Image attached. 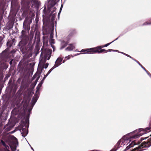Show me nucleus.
Returning <instances> with one entry per match:
<instances>
[{
  "instance_id": "f257e3e1",
  "label": "nucleus",
  "mask_w": 151,
  "mask_h": 151,
  "mask_svg": "<svg viewBox=\"0 0 151 151\" xmlns=\"http://www.w3.org/2000/svg\"><path fill=\"white\" fill-rule=\"evenodd\" d=\"M140 133L134 134V133H132L128 135H126L123 137L118 142L117 144L121 145H128L129 143L133 140L134 139H135L139 137L140 136L143 135L145 133V132L142 131L141 132V130L139 131Z\"/></svg>"
},
{
  "instance_id": "f03ea898",
  "label": "nucleus",
  "mask_w": 151,
  "mask_h": 151,
  "mask_svg": "<svg viewBox=\"0 0 151 151\" xmlns=\"http://www.w3.org/2000/svg\"><path fill=\"white\" fill-rule=\"evenodd\" d=\"M151 145V142L150 141H148L146 142H144L142 143V145L141 146L136 148L135 149H134V150H135V149L140 150V151H141V150L140 149V148H141V147H150Z\"/></svg>"
},
{
  "instance_id": "7ed1b4c3",
  "label": "nucleus",
  "mask_w": 151,
  "mask_h": 151,
  "mask_svg": "<svg viewBox=\"0 0 151 151\" xmlns=\"http://www.w3.org/2000/svg\"><path fill=\"white\" fill-rule=\"evenodd\" d=\"M136 144L134 142V140L132 141L131 143H130L129 145L128 146H127L125 149L123 151H140V150L135 149V150H130V148L133 147L134 145Z\"/></svg>"
},
{
  "instance_id": "20e7f679",
  "label": "nucleus",
  "mask_w": 151,
  "mask_h": 151,
  "mask_svg": "<svg viewBox=\"0 0 151 151\" xmlns=\"http://www.w3.org/2000/svg\"><path fill=\"white\" fill-rule=\"evenodd\" d=\"M29 101V99L28 98H24L22 102V104L24 108H26L27 106L28 105Z\"/></svg>"
},
{
  "instance_id": "39448f33",
  "label": "nucleus",
  "mask_w": 151,
  "mask_h": 151,
  "mask_svg": "<svg viewBox=\"0 0 151 151\" xmlns=\"http://www.w3.org/2000/svg\"><path fill=\"white\" fill-rule=\"evenodd\" d=\"M87 52H85V53L94 54L97 53V50H95L94 47L87 49Z\"/></svg>"
},
{
  "instance_id": "423d86ee",
  "label": "nucleus",
  "mask_w": 151,
  "mask_h": 151,
  "mask_svg": "<svg viewBox=\"0 0 151 151\" xmlns=\"http://www.w3.org/2000/svg\"><path fill=\"white\" fill-rule=\"evenodd\" d=\"M62 58H59L56 60L55 65L54 66L55 68L59 66L61 63V62L62 61Z\"/></svg>"
},
{
  "instance_id": "0eeeda50",
  "label": "nucleus",
  "mask_w": 151,
  "mask_h": 151,
  "mask_svg": "<svg viewBox=\"0 0 151 151\" xmlns=\"http://www.w3.org/2000/svg\"><path fill=\"white\" fill-rule=\"evenodd\" d=\"M75 48L74 45L73 44H70L65 49L67 51H71Z\"/></svg>"
},
{
  "instance_id": "6e6552de",
  "label": "nucleus",
  "mask_w": 151,
  "mask_h": 151,
  "mask_svg": "<svg viewBox=\"0 0 151 151\" xmlns=\"http://www.w3.org/2000/svg\"><path fill=\"white\" fill-rule=\"evenodd\" d=\"M37 99L38 97L36 96H35L33 97L32 101V105L33 106H34L35 104V103L36 102L37 100Z\"/></svg>"
},
{
  "instance_id": "1a4fd4ad",
  "label": "nucleus",
  "mask_w": 151,
  "mask_h": 151,
  "mask_svg": "<svg viewBox=\"0 0 151 151\" xmlns=\"http://www.w3.org/2000/svg\"><path fill=\"white\" fill-rule=\"evenodd\" d=\"M55 68L53 66L48 72L46 76L45 75L44 77L43 78V80H44L48 76V75L51 73L52 71Z\"/></svg>"
},
{
  "instance_id": "9d476101",
  "label": "nucleus",
  "mask_w": 151,
  "mask_h": 151,
  "mask_svg": "<svg viewBox=\"0 0 151 151\" xmlns=\"http://www.w3.org/2000/svg\"><path fill=\"white\" fill-rule=\"evenodd\" d=\"M104 51H105V52H108V51L107 50H106L104 49H101L100 50H97V53H100Z\"/></svg>"
},
{
  "instance_id": "9b49d317",
  "label": "nucleus",
  "mask_w": 151,
  "mask_h": 151,
  "mask_svg": "<svg viewBox=\"0 0 151 151\" xmlns=\"http://www.w3.org/2000/svg\"><path fill=\"white\" fill-rule=\"evenodd\" d=\"M1 143L5 147L6 149H8V148H9V147L7 145H6L5 142L2 141H1Z\"/></svg>"
},
{
  "instance_id": "f8f14e48",
  "label": "nucleus",
  "mask_w": 151,
  "mask_h": 151,
  "mask_svg": "<svg viewBox=\"0 0 151 151\" xmlns=\"http://www.w3.org/2000/svg\"><path fill=\"white\" fill-rule=\"evenodd\" d=\"M117 39H116V40H114L113 41H112L111 42H110V43H107V44H105V45H102L103 46V47H107V46H109V45H110L111 43H112V42H114V41H115V40H116Z\"/></svg>"
},
{
  "instance_id": "ddd939ff",
  "label": "nucleus",
  "mask_w": 151,
  "mask_h": 151,
  "mask_svg": "<svg viewBox=\"0 0 151 151\" xmlns=\"http://www.w3.org/2000/svg\"><path fill=\"white\" fill-rule=\"evenodd\" d=\"M103 48V46H97L96 47H94L95 48V50H101V49Z\"/></svg>"
},
{
  "instance_id": "4468645a",
  "label": "nucleus",
  "mask_w": 151,
  "mask_h": 151,
  "mask_svg": "<svg viewBox=\"0 0 151 151\" xmlns=\"http://www.w3.org/2000/svg\"><path fill=\"white\" fill-rule=\"evenodd\" d=\"M50 42L51 45H52V44L55 43V41L54 40L51 38L50 40Z\"/></svg>"
},
{
  "instance_id": "2eb2a0df",
  "label": "nucleus",
  "mask_w": 151,
  "mask_h": 151,
  "mask_svg": "<svg viewBox=\"0 0 151 151\" xmlns=\"http://www.w3.org/2000/svg\"><path fill=\"white\" fill-rule=\"evenodd\" d=\"M73 57V56L72 55H69L68 56L65 57V58L67 59V60H68L70 59L71 57Z\"/></svg>"
},
{
  "instance_id": "dca6fc26",
  "label": "nucleus",
  "mask_w": 151,
  "mask_h": 151,
  "mask_svg": "<svg viewBox=\"0 0 151 151\" xmlns=\"http://www.w3.org/2000/svg\"><path fill=\"white\" fill-rule=\"evenodd\" d=\"M107 51H108V52H109V51L111 52V51H116V52H119V51L118 50H112V49H109Z\"/></svg>"
},
{
  "instance_id": "f3484780",
  "label": "nucleus",
  "mask_w": 151,
  "mask_h": 151,
  "mask_svg": "<svg viewBox=\"0 0 151 151\" xmlns=\"http://www.w3.org/2000/svg\"><path fill=\"white\" fill-rule=\"evenodd\" d=\"M87 49H82L80 51H79L80 52H87Z\"/></svg>"
},
{
  "instance_id": "a211bd4d",
  "label": "nucleus",
  "mask_w": 151,
  "mask_h": 151,
  "mask_svg": "<svg viewBox=\"0 0 151 151\" xmlns=\"http://www.w3.org/2000/svg\"><path fill=\"white\" fill-rule=\"evenodd\" d=\"M48 65V63H46L44 65V68L46 69L47 68Z\"/></svg>"
},
{
  "instance_id": "6ab92c4d",
  "label": "nucleus",
  "mask_w": 151,
  "mask_h": 151,
  "mask_svg": "<svg viewBox=\"0 0 151 151\" xmlns=\"http://www.w3.org/2000/svg\"><path fill=\"white\" fill-rule=\"evenodd\" d=\"M27 131H26L25 132H24V134H22V136L24 137H25L27 134Z\"/></svg>"
},
{
  "instance_id": "aec40b11",
  "label": "nucleus",
  "mask_w": 151,
  "mask_h": 151,
  "mask_svg": "<svg viewBox=\"0 0 151 151\" xmlns=\"http://www.w3.org/2000/svg\"><path fill=\"white\" fill-rule=\"evenodd\" d=\"M51 52H50V55H48V58H47V60H49L50 59V56H51Z\"/></svg>"
},
{
  "instance_id": "412c9836",
  "label": "nucleus",
  "mask_w": 151,
  "mask_h": 151,
  "mask_svg": "<svg viewBox=\"0 0 151 151\" xmlns=\"http://www.w3.org/2000/svg\"><path fill=\"white\" fill-rule=\"evenodd\" d=\"M150 24H151V23L146 22L145 23H144V25H149Z\"/></svg>"
},
{
  "instance_id": "4be33fe9",
  "label": "nucleus",
  "mask_w": 151,
  "mask_h": 151,
  "mask_svg": "<svg viewBox=\"0 0 151 151\" xmlns=\"http://www.w3.org/2000/svg\"><path fill=\"white\" fill-rule=\"evenodd\" d=\"M119 52V53H122V54H124V55H126V56H127V54H125V53H124L123 52H119H119Z\"/></svg>"
},
{
  "instance_id": "5701e85b",
  "label": "nucleus",
  "mask_w": 151,
  "mask_h": 151,
  "mask_svg": "<svg viewBox=\"0 0 151 151\" xmlns=\"http://www.w3.org/2000/svg\"><path fill=\"white\" fill-rule=\"evenodd\" d=\"M127 56L129 57L130 58H131V59H133L134 60V59H133L132 57H131L130 56H129L127 54Z\"/></svg>"
},
{
  "instance_id": "b1692460",
  "label": "nucleus",
  "mask_w": 151,
  "mask_h": 151,
  "mask_svg": "<svg viewBox=\"0 0 151 151\" xmlns=\"http://www.w3.org/2000/svg\"><path fill=\"white\" fill-rule=\"evenodd\" d=\"M146 72L147 73L148 75L150 76V77H151V74H150L147 71V72Z\"/></svg>"
},
{
  "instance_id": "393cba45",
  "label": "nucleus",
  "mask_w": 151,
  "mask_h": 151,
  "mask_svg": "<svg viewBox=\"0 0 151 151\" xmlns=\"http://www.w3.org/2000/svg\"><path fill=\"white\" fill-rule=\"evenodd\" d=\"M134 60L139 65H140V64L137 61H136V60Z\"/></svg>"
},
{
  "instance_id": "a878e982",
  "label": "nucleus",
  "mask_w": 151,
  "mask_h": 151,
  "mask_svg": "<svg viewBox=\"0 0 151 151\" xmlns=\"http://www.w3.org/2000/svg\"><path fill=\"white\" fill-rule=\"evenodd\" d=\"M142 68H143V69H144V70H145L146 72H147V71L145 69V68L144 67H142Z\"/></svg>"
},
{
  "instance_id": "bb28decb",
  "label": "nucleus",
  "mask_w": 151,
  "mask_h": 151,
  "mask_svg": "<svg viewBox=\"0 0 151 151\" xmlns=\"http://www.w3.org/2000/svg\"><path fill=\"white\" fill-rule=\"evenodd\" d=\"M41 63H42V61H40L39 64L40 65Z\"/></svg>"
},
{
  "instance_id": "cd10ccee",
  "label": "nucleus",
  "mask_w": 151,
  "mask_h": 151,
  "mask_svg": "<svg viewBox=\"0 0 151 151\" xmlns=\"http://www.w3.org/2000/svg\"><path fill=\"white\" fill-rule=\"evenodd\" d=\"M147 130H149V128H146Z\"/></svg>"
},
{
  "instance_id": "c85d7f7f",
  "label": "nucleus",
  "mask_w": 151,
  "mask_h": 151,
  "mask_svg": "<svg viewBox=\"0 0 151 151\" xmlns=\"http://www.w3.org/2000/svg\"><path fill=\"white\" fill-rule=\"evenodd\" d=\"M139 65L142 68L143 66H142L141 64H140V65Z\"/></svg>"
},
{
  "instance_id": "c756f323",
  "label": "nucleus",
  "mask_w": 151,
  "mask_h": 151,
  "mask_svg": "<svg viewBox=\"0 0 151 151\" xmlns=\"http://www.w3.org/2000/svg\"><path fill=\"white\" fill-rule=\"evenodd\" d=\"M65 60H63V63H64V62H65Z\"/></svg>"
},
{
  "instance_id": "7c9ffc66",
  "label": "nucleus",
  "mask_w": 151,
  "mask_h": 151,
  "mask_svg": "<svg viewBox=\"0 0 151 151\" xmlns=\"http://www.w3.org/2000/svg\"><path fill=\"white\" fill-rule=\"evenodd\" d=\"M76 54V55H75V56H76V55H79V54Z\"/></svg>"
},
{
  "instance_id": "2f4dec72",
  "label": "nucleus",
  "mask_w": 151,
  "mask_h": 151,
  "mask_svg": "<svg viewBox=\"0 0 151 151\" xmlns=\"http://www.w3.org/2000/svg\"><path fill=\"white\" fill-rule=\"evenodd\" d=\"M62 6H61V8H60V10H61V9H62Z\"/></svg>"
},
{
  "instance_id": "473e14b6",
  "label": "nucleus",
  "mask_w": 151,
  "mask_h": 151,
  "mask_svg": "<svg viewBox=\"0 0 151 151\" xmlns=\"http://www.w3.org/2000/svg\"><path fill=\"white\" fill-rule=\"evenodd\" d=\"M52 34H50V36H51V37H52Z\"/></svg>"
},
{
  "instance_id": "72a5a7b5",
  "label": "nucleus",
  "mask_w": 151,
  "mask_h": 151,
  "mask_svg": "<svg viewBox=\"0 0 151 151\" xmlns=\"http://www.w3.org/2000/svg\"><path fill=\"white\" fill-rule=\"evenodd\" d=\"M11 62H12V61H11L10 62V64H11Z\"/></svg>"
},
{
  "instance_id": "f704fd0d",
  "label": "nucleus",
  "mask_w": 151,
  "mask_h": 151,
  "mask_svg": "<svg viewBox=\"0 0 151 151\" xmlns=\"http://www.w3.org/2000/svg\"><path fill=\"white\" fill-rule=\"evenodd\" d=\"M31 149H32V150H33V149L32 148H31Z\"/></svg>"
}]
</instances>
